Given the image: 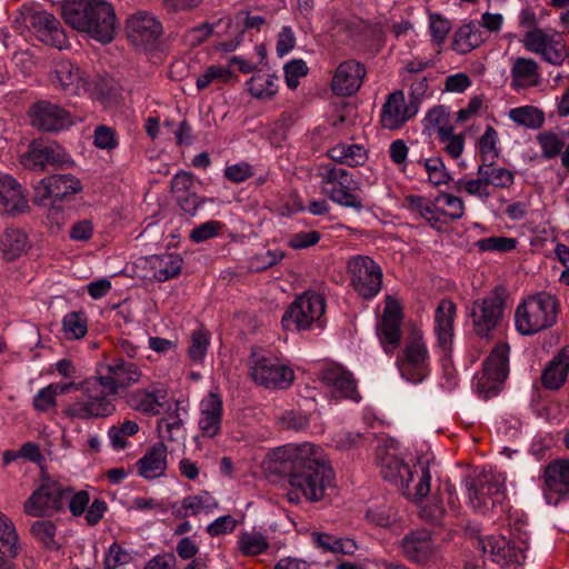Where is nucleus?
<instances>
[{"label": "nucleus", "mask_w": 569, "mask_h": 569, "mask_svg": "<svg viewBox=\"0 0 569 569\" xmlns=\"http://www.w3.org/2000/svg\"><path fill=\"white\" fill-rule=\"evenodd\" d=\"M402 553L413 562H426L435 557L437 545L431 533L426 530L412 531L400 542Z\"/></svg>", "instance_id": "31"}, {"label": "nucleus", "mask_w": 569, "mask_h": 569, "mask_svg": "<svg viewBox=\"0 0 569 569\" xmlns=\"http://www.w3.org/2000/svg\"><path fill=\"white\" fill-rule=\"evenodd\" d=\"M29 208L21 184L10 176H0V210L8 213H21Z\"/></svg>", "instance_id": "32"}, {"label": "nucleus", "mask_w": 569, "mask_h": 569, "mask_svg": "<svg viewBox=\"0 0 569 569\" xmlns=\"http://www.w3.org/2000/svg\"><path fill=\"white\" fill-rule=\"evenodd\" d=\"M66 498L67 487L50 478H43L23 502V512L34 518L51 517L64 508Z\"/></svg>", "instance_id": "12"}, {"label": "nucleus", "mask_w": 569, "mask_h": 569, "mask_svg": "<svg viewBox=\"0 0 569 569\" xmlns=\"http://www.w3.org/2000/svg\"><path fill=\"white\" fill-rule=\"evenodd\" d=\"M542 495L548 505L557 506L569 499V459L550 461L541 476Z\"/></svg>", "instance_id": "18"}, {"label": "nucleus", "mask_w": 569, "mask_h": 569, "mask_svg": "<svg viewBox=\"0 0 569 569\" xmlns=\"http://www.w3.org/2000/svg\"><path fill=\"white\" fill-rule=\"evenodd\" d=\"M141 376L142 373L136 363L116 358L101 366L96 377L110 395L117 396L121 389L138 383Z\"/></svg>", "instance_id": "16"}, {"label": "nucleus", "mask_w": 569, "mask_h": 569, "mask_svg": "<svg viewBox=\"0 0 569 569\" xmlns=\"http://www.w3.org/2000/svg\"><path fill=\"white\" fill-rule=\"evenodd\" d=\"M278 78L269 72L257 71L248 80V91L256 99L269 100L278 92Z\"/></svg>", "instance_id": "43"}, {"label": "nucleus", "mask_w": 569, "mask_h": 569, "mask_svg": "<svg viewBox=\"0 0 569 569\" xmlns=\"http://www.w3.org/2000/svg\"><path fill=\"white\" fill-rule=\"evenodd\" d=\"M569 372V345L565 346L545 368L541 382L549 390H558Z\"/></svg>", "instance_id": "38"}, {"label": "nucleus", "mask_w": 569, "mask_h": 569, "mask_svg": "<svg viewBox=\"0 0 569 569\" xmlns=\"http://www.w3.org/2000/svg\"><path fill=\"white\" fill-rule=\"evenodd\" d=\"M328 156L336 162L350 167L363 164L367 152L360 144L339 143L328 150Z\"/></svg>", "instance_id": "44"}, {"label": "nucleus", "mask_w": 569, "mask_h": 569, "mask_svg": "<svg viewBox=\"0 0 569 569\" xmlns=\"http://www.w3.org/2000/svg\"><path fill=\"white\" fill-rule=\"evenodd\" d=\"M29 240L24 231L8 228L0 237V250L8 261H13L27 252Z\"/></svg>", "instance_id": "40"}, {"label": "nucleus", "mask_w": 569, "mask_h": 569, "mask_svg": "<svg viewBox=\"0 0 569 569\" xmlns=\"http://www.w3.org/2000/svg\"><path fill=\"white\" fill-rule=\"evenodd\" d=\"M82 395L70 402L64 413L73 419H102L116 412L114 395H110L99 382V379H88L81 382Z\"/></svg>", "instance_id": "5"}, {"label": "nucleus", "mask_w": 569, "mask_h": 569, "mask_svg": "<svg viewBox=\"0 0 569 569\" xmlns=\"http://www.w3.org/2000/svg\"><path fill=\"white\" fill-rule=\"evenodd\" d=\"M400 325V311L396 307H386L377 331L380 342L388 353L398 347L401 337Z\"/></svg>", "instance_id": "34"}, {"label": "nucleus", "mask_w": 569, "mask_h": 569, "mask_svg": "<svg viewBox=\"0 0 569 569\" xmlns=\"http://www.w3.org/2000/svg\"><path fill=\"white\" fill-rule=\"evenodd\" d=\"M439 142L452 159H458L465 149V133H455L453 127H439L437 129Z\"/></svg>", "instance_id": "48"}, {"label": "nucleus", "mask_w": 569, "mask_h": 569, "mask_svg": "<svg viewBox=\"0 0 569 569\" xmlns=\"http://www.w3.org/2000/svg\"><path fill=\"white\" fill-rule=\"evenodd\" d=\"M506 300L503 290L495 289L472 302L469 311L473 332L480 338H490L503 319Z\"/></svg>", "instance_id": "10"}, {"label": "nucleus", "mask_w": 569, "mask_h": 569, "mask_svg": "<svg viewBox=\"0 0 569 569\" xmlns=\"http://www.w3.org/2000/svg\"><path fill=\"white\" fill-rule=\"evenodd\" d=\"M408 206L411 210L417 211L423 219H426L431 227L443 222L441 219L440 208L437 202L431 203L421 196H409L407 198Z\"/></svg>", "instance_id": "49"}, {"label": "nucleus", "mask_w": 569, "mask_h": 569, "mask_svg": "<svg viewBox=\"0 0 569 569\" xmlns=\"http://www.w3.org/2000/svg\"><path fill=\"white\" fill-rule=\"evenodd\" d=\"M421 162L428 173V180L430 183L433 186H440L449 181V172L440 157L428 158Z\"/></svg>", "instance_id": "59"}, {"label": "nucleus", "mask_w": 569, "mask_h": 569, "mask_svg": "<svg viewBox=\"0 0 569 569\" xmlns=\"http://www.w3.org/2000/svg\"><path fill=\"white\" fill-rule=\"evenodd\" d=\"M508 352L507 345L497 346L487 357L482 372L476 377L475 390L482 399H491L502 390L508 376Z\"/></svg>", "instance_id": "11"}, {"label": "nucleus", "mask_w": 569, "mask_h": 569, "mask_svg": "<svg viewBox=\"0 0 569 569\" xmlns=\"http://www.w3.org/2000/svg\"><path fill=\"white\" fill-rule=\"evenodd\" d=\"M558 302L553 296L539 292L523 299L515 311V326L522 336H532L557 321Z\"/></svg>", "instance_id": "4"}, {"label": "nucleus", "mask_w": 569, "mask_h": 569, "mask_svg": "<svg viewBox=\"0 0 569 569\" xmlns=\"http://www.w3.org/2000/svg\"><path fill=\"white\" fill-rule=\"evenodd\" d=\"M498 132L497 130L488 126L485 132L478 140V148L481 156L482 162L495 161L499 157V148H498Z\"/></svg>", "instance_id": "51"}, {"label": "nucleus", "mask_w": 569, "mask_h": 569, "mask_svg": "<svg viewBox=\"0 0 569 569\" xmlns=\"http://www.w3.org/2000/svg\"><path fill=\"white\" fill-rule=\"evenodd\" d=\"M231 77L232 72L228 68L222 66H210L197 78L196 86L199 90H203L216 80L227 82Z\"/></svg>", "instance_id": "61"}, {"label": "nucleus", "mask_w": 569, "mask_h": 569, "mask_svg": "<svg viewBox=\"0 0 569 569\" xmlns=\"http://www.w3.org/2000/svg\"><path fill=\"white\" fill-rule=\"evenodd\" d=\"M310 537L316 548L323 552L351 556L358 549V545L351 538L318 531H313Z\"/></svg>", "instance_id": "39"}, {"label": "nucleus", "mask_w": 569, "mask_h": 569, "mask_svg": "<svg viewBox=\"0 0 569 569\" xmlns=\"http://www.w3.org/2000/svg\"><path fill=\"white\" fill-rule=\"evenodd\" d=\"M126 403L134 411L146 416H158L167 403L168 391L161 383H151L128 392Z\"/></svg>", "instance_id": "23"}, {"label": "nucleus", "mask_w": 569, "mask_h": 569, "mask_svg": "<svg viewBox=\"0 0 569 569\" xmlns=\"http://www.w3.org/2000/svg\"><path fill=\"white\" fill-rule=\"evenodd\" d=\"M405 475L398 486L403 496L413 501L428 496L431 490V475L426 462L419 460L409 470H405Z\"/></svg>", "instance_id": "29"}, {"label": "nucleus", "mask_w": 569, "mask_h": 569, "mask_svg": "<svg viewBox=\"0 0 569 569\" xmlns=\"http://www.w3.org/2000/svg\"><path fill=\"white\" fill-rule=\"evenodd\" d=\"M377 459L383 479L398 488L402 478L406 476L405 470H409L410 467L395 453L381 448L377 450Z\"/></svg>", "instance_id": "41"}, {"label": "nucleus", "mask_w": 569, "mask_h": 569, "mask_svg": "<svg viewBox=\"0 0 569 569\" xmlns=\"http://www.w3.org/2000/svg\"><path fill=\"white\" fill-rule=\"evenodd\" d=\"M477 176H485L489 189H508L515 183V173L493 161L482 162L477 169Z\"/></svg>", "instance_id": "42"}, {"label": "nucleus", "mask_w": 569, "mask_h": 569, "mask_svg": "<svg viewBox=\"0 0 569 569\" xmlns=\"http://www.w3.org/2000/svg\"><path fill=\"white\" fill-rule=\"evenodd\" d=\"M319 177L322 193L332 202L358 212L363 209L362 199L356 193L360 184L348 170L336 166H322Z\"/></svg>", "instance_id": "6"}, {"label": "nucleus", "mask_w": 569, "mask_h": 569, "mask_svg": "<svg viewBox=\"0 0 569 569\" xmlns=\"http://www.w3.org/2000/svg\"><path fill=\"white\" fill-rule=\"evenodd\" d=\"M63 331L69 339H80L88 330V320L83 312L72 311L62 319Z\"/></svg>", "instance_id": "54"}, {"label": "nucleus", "mask_w": 569, "mask_h": 569, "mask_svg": "<svg viewBox=\"0 0 569 569\" xmlns=\"http://www.w3.org/2000/svg\"><path fill=\"white\" fill-rule=\"evenodd\" d=\"M269 547L266 537L257 531L241 532L238 539V548L244 556H258Z\"/></svg>", "instance_id": "50"}, {"label": "nucleus", "mask_w": 569, "mask_h": 569, "mask_svg": "<svg viewBox=\"0 0 569 569\" xmlns=\"http://www.w3.org/2000/svg\"><path fill=\"white\" fill-rule=\"evenodd\" d=\"M270 459L289 463V467L282 468L288 469L290 490L287 497L291 503H299L301 499L308 502L320 501L333 485V469L323 449L317 445L305 442L279 447L270 453Z\"/></svg>", "instance_id": "1"}, {"label": "nucleus", "mask_w": 569, "mask_h": 569, "mask_svg": "<svg viewBox=\"0 0 569 569\" xmlns=\"http://www.w3.org/2000/svg\"><path fill=\"white\" fill-rule=\"evenodd\" d=\"M52 86L66 96H80L87 91V81L80 69L68 60H60L53 64L51 77Z\"/></svg>", "instance_id": "26"}, {"label": "nucleus", "mask_w": 569, "mask_h": 569, "mask_svg": "<svg viewBox=\"0 0 569 569\" xmlns=\"http://www.w3.org/2000/svg\"><path fill=\"white\" fill-rule=\"evenodd\" d=\"M198 426L203 437L214 438L221 431L223 405L218 393L210 392L199 406Z\"/></svg>", "instance_id": "30"}, {"label": "nucleus", "mask_w": 569, "mask_h": 569, "mask_svg": "<svg viewBox=\"0 0 569 569\" xmlns=\"http://www.w3.org/2000/svg\"><path fill=\"white\" fill-rule=\"evenodd\" d=\"M139 476L144 479H156L167 470V447L163 442L152 446L137 462Z\"/></svg>", "instance_id": "33"}, {"label": "nucleus", "mask_w": 569, "mask_h": 569, "mask_svg": "<svg viewBox=\"0 0 569 569\" xmlns=\"http://www.w3.org/2000/svg\"><path fill=\"white\" fill-rule=\"evenodd\" d=\"M366 76V68L356 60L341 62L333 74L331 89L337 96L348 97L356 93Z\"/></svg>", "instance_id": "28"}, {"label": "nucleus", "mask_w": 569, "mask_h": 569, "mask_svg": "<svg viewBox=\"0 0 569 569\" xmlns=\"http://www.w3.org/2000/svg\"><path fill=\"white\" fill-rule=\"evenodd\" d=\"M400 376L410 383H421L430 375V356L420 332L415 331L397 357Z\"/></svg>", "instance_id": "8"}, {"label": "nucleus", "mask_w": 569, "mask_h": 569, "mask_svg": "<svg viewBox=\"0 0 569 569\" xmlns=\"http://www.w3.org/2000/svg\"><path fill=\"white\" fill-rule=\"evenodd\" d=\"M210 337L209 332L202 329L193 330L188 348V356L194 362H200L207 355Z\"/></svg>", "instance_id": "58"}, {"label": "nucleus", "mask_w": 569, "mask_h": 569, "mask_svg": "<svg viewBox=\"0 0 569 569\" xmlns=\"http://www.w3.org/2000/svg\"><path fill=\"white\" fill-rule=\"evenodd\" d=\"M457 189L465 191L469 196L478 198L482 202L488 201L492 196L485 176H477V178L473 179H459L457 181Z\"/></svg>", "instance_id": "55"}, {"label": "nucleus", "mask_w": 569, "mask_h": 569, "mask_svg": "<svg viewBox=\"0 0 569 569\" xmlns=\"http://www.w3.org/2000/svg\"><path fill=\"white\" fill-rule=\"evenodd\" d=\"M456 306L452 301L443 299L439 302L435 313V332L438 345L449 350L453 337V318Z\"/></svg>", "instance_id": "36"}, {"label": "nucleus", "mask_w": 569, "mask_h": 569, "mask_svg": "<svg viewBox=\"0 0 569 569\" xmlns=\"http://www.w3.org/2000/svg\"><path fill=\"white\" fill-rule=\"evenodd\" d=\"M419 109L410 100L406 101L401 90L391 92L382 107L381 124L390 130L401 128L409 119L418 113Z\"/></svg>", "instance_id": "25"}, {"label": "nucleus", "mask_w": 569, "mask_h": 569, "mask_svg": "<svg viewBox=\"0 0 569 569\" xmlns=\"http://www.w3.org/2000/svg\"><path fill=\"white\" fill-rule=\"evenodd\" d=\"M523 47L552 66H561L566 58V43L557 32L545 29L525 32Z\"/></svg>", "instance_id": "17"}, {"label": "nucleus", "mask_w": 569, "mask_h": 569, "mask_svg": "<svg viewBox=\"0 0 569 569\" xmlns=\"http://www.w3.org/2000/svg\"><path fill=\"white\" fill-rule=\"evenodd\" d=\"M20 19L41 42L60 50L68 46L67 36L53 14L26 8L21 11L20 18H16L14 23H20Z\"/></svg>", "instance_id": "15"}, {"label": "nucleus", "mask_w": 569, "mask_h": 569, "mask_svg": "<svg viewBox=\"0 0 569 569\" xmlns=\"http://www.w3.org/2000/svg\"><path fill=\"white\" fill-rule=\"evenodd\" d=\"M283 258L284 252L279 249L261 251L251 258L250 267L256 271H262L273 267Z\"/></svg>", "instance_id": "64"}, {"label": "nucleus", "mask_w": 569, "mask_h": 569, "mask_svg": "<svg viewBox=\"0 0 569 569\" xmlns=\"http://www.w3.org/2000/svg\"><path fill=\"white\" fill-rule=\"evenodd\" d=\"M29 113L31 124L47 132L64 130L73 123L69 111L48 100L36 102Z\"/></svg>", "instance_id": "22"}, {"label": "nucleus", "mask_w": 569, "mask_h": 569, "mask_svg": "<svg viewBox=\"0 0 569 569\" xmlns=\"http://www.w3.org/2000/svg\"><path fill=\"white\" fill-rule=\"evenodd\" d=\"M32 536L48 549H58L56 541L57 527L49 520H37L30 527Z\"/></svg>", "instance_id": "56"}, {"label": "nucleus", "mask_w": 569, "mask_h": 569, "mask_svg": "<svg viewBox=\"0 0 569 569\" xmlns=\"http://www.w3.org/2000/svg\"><path fill=\"white\" fill-rule=\"evenodd\" d=\"M325 310V298L320 293L307 291L289 306L281 322L287 330H307L313 325L321 328Z\"/></svg>", "instance_id": "9"}, {"label": "nucleus", "mask_w": 569, "mask_h": 569, "mask_svg": "<svg viewBox=\"0 0 569 569\" xmlns=\"http://www.w3.org/2000/svg\"><path fill=\"white\" fill-rule=\"evenodd\" d=\"M510 77L515 90L537 87L540 83L539 66L531 58L518 57L511 66Z\"/></svg>", "instance_id": "37"}, {"label": "nucleus", "mask_w": 569, "mask_h": 569, "mask_svg": "<svg viewBox=\"0 0 569 569\" xmlns=\"http://www.w3.org/2000/svg\"><path fill=\"white\" fill-rule=\"evenodd\" d=\"M62 17L71 28L101 43H109L114 38L116 13L104 0H66Z\"/></svg>", "instance_id": "2"}, {"label": "nucleus", "mask_w": 569, "mask_h": 569, "mask_svg": "<svg viewBox=\"0 0 569 569\" xmlns=\"http://www.w3.org/2000/svg\"><path fill=\"white\" fill-rule=\"evenodd\" d=\"M515 238L493 236L477 241L476 246L480 251L509 252L516 248Z\"/></svg>", "instance_id": "60"}, {"label": "nucleus", "mask_w": 569, "mask_h": 569, "mask_svg": "<svg viewBox=\"0 0 569 569\" xmlns=\"http://www.w3.org/2000/svg\"><path fill=\"white\" fill-rule=\"evenodd\" d=\"M139 426L133 420H124L119 426H112L109 428L108 437L112 447L116 450H122L128 446L126 440L127 437H132L139 431Z\"/></svg>", "instance_id": "53"}, {"label": "nucleus", "mask_w": 569, "mask_h": 569, "mask_svg": "<svg viewBox=\"0 0 569 569\" xmlns=\"http://www.w3.org/2000/svg\"><path fill=\"white\" fill-rule=\"evenodd\" d=\"M319 379L336 399H351L357 402L361 399L352 372L338 363L322 367Z\"/></svg>", "instance_id": "20"}, {"label": "nucleus", "mask_w": 569, "mask_h": 569, "mask_svg": "<svg viewBox=\"0 0 569 569\" xmlns=\"http://www.w3.org/2000/svg\"><path fill=\"white\" fill-rule=\"evenodd\" d=\"M21 161L24 168L38 171L72 163L70 156L56 142L32 144Z\"/></svg>", "instance_id": "21"}, {"label": "nucleus", "mask_w": 569, "mask_h": 569, "mask_svg": "<svg viewBox=\"0 0 569 569\" xmlns=\"http://www.w3.org/2000/svg\"><path fill=\"white\" fill-rule=\"evenodd\" d=\"M82 191L79 178L71 173H56L42 178L34 186V202L50 206L51 211L61 209Z\"/></svg>", "instance_id": "7"}, {"label": "nucleus", "mask_w": 569, "mask_h": 569, "mask_svg": "<svg viewBox=\"0 0 569 569\" xmlns=\"http://www.w3.org/2000/svg\"><path fill=\"white\" fill-rule=\"evenodd\" d=\"M133 560L132 552L123 548L118 542L109 546L103 557L106 569H118L129 565Z\"/></svg>", "instance_id": "57"}, {"label": "nucleus", "mask_w": 569, "mask_h": 569, "mask_svg": "<svg viewBox=\"0 0 569 569\" xmlns=\"http://www.w3.org/2000/svg\"><path fill=\"white\" fill-rule=\"evenodd\" d=\"M508 117L518 126L529 129H539L545 123L543 111L533 106L512 108L509 110Z\"/></svg>", "instance_id": "46"}, {"label": "nucleus", "mask_w": 569, "mask_h": 569, "mask_svg": "<svg viewBox=\"0 0 569 569\" xmlns=\"http://www.w3.org/2000/svg\"><path fill=\"white\" fill-rule=\"evenodd\" d=\"M128 39L136 47H149L156 43L162 33L161 23L147 12H138L128 18L126 23Z\"/></svg>", "instance_id": "24"}, {"label": "nucleus", "mask_w": 569, "mask_h": 569, "mask_svg": "<svg viewBox=\"0 0 569 569\" xmlns=\"http://www.w3.org/2000/svg\"><path fill=\"white\" fill-rule=\"evenodd\" d=\"M158 433L163 441H174L182 431V420L178 416H169L158 421Z\"/></svg>", "instance_id": "62"}, {"label": "nucleus", "mask_w": 569, "mask_h": 569, "mask_svg": "<svg viewBox=\"0 0 569 569\" xmlns=\"http://www.w3.org/2000/svg\"><path fill=\"white\" fill-rule=\"evenodd\" d=\"M67 503L72 516H82L90 503V495L86 490L73 491L71 488L67 487L66 505Z\"/></svg>", "instance_id": "63"}, {"label": "nucleus", "mask_w": 569, "mask_h": 569, "mask_svg": "<svg viewBox=\"0 0 569 569\" xmlns=\"http://www.w3.org/2000/svg\"><path fill=\"white\" fill-rule=\"evenodd\" d=\"M182 262L180 254L173 252L150 256L141 260L146 270L142 278L158 282L176 278L181 272Z\"/></svg>", "instance_id": "27"}, {"label": "nucleus", "mask_w": 569, "mask_h": 569, "mask_svg": "<svg viewBox=\"0 0 569 569\" xmlns=\"http://www.w3.org/2000/svg\"><path fill=\"white\" fill-rule=\"evenodd\" d=\"M483 553H489L493 562L500 566L521 565L525 561L527 543L508 540L503 536H488L478 541Z\"/></svg>", "instance_id": "19"}, {"label": "nucleus", "mask_w": 569, "mask_h": 569, "mask_svg": "<svg viewBox=\"0 0 569 569\" xmlns=\"http://www.w3.org/2000/svg\"><path fill=\"white\" fill-rule=\"evenodd\" d=\"M217 501L207 491L199 495L187 496L180 501L170 503L172 516L178 519H186L201 512H208L217 507Z\"/></svg>", "instance_id": "35"}, {"label": "nucleus", "mask_w": 569, "mask_h": 569, "mask_svg": "<svg viewBox=\"0 0 569 569\" xmlns=\"http://www.w3.org/2000/svg\"><path fill=\"white\" fill-rule=\"evenodd\" d=\"M436 202L440 208L441 219L443 217L450 220H458L465 214V203L461 198L451 193H441L436 198Z\"/></svg>", "instance_id": "52"}, {"label": "nucleus", "mask_w": 569, "mask_h": 569, "mask_svg": "<svg viewBox=\"0 0 569 569\" xmlns=\"http://www.w3.org/2000/svg\"><path fill=\"white\" fill-rule=\"evenodd\" d=\"M470 506L480 513L503 510L507 500L506 477L493 470H482L463 480Z\"/></svg>", "instance_id": "3"}, {"label": "nucleus", "mask_w": 569, "mask_h": 569, "mask_svg": "<svg viewBox=\"0 0 569 569\" xmlns=\"http://www.w3.org/2000/svg\"><path fill=\"white\" fill-rule=\"evenodd\" d=\"M0 545L10 558H17L20 551V538L12 520L0 511Z\"/></svg>", "instance_id": "45"}, {"label": "nucleus", "mask_w": 569, "mask_h": 569, "mask_svg": "<svg viewBox=\"0 0 569 569\" xmlns=\"http://www.w3.org/2000/svg\"><path fill=\"white\" fill-rule=\"evenodd\" d=\"M350 286L363 299L375 298L382 287V269L368 256H353L347 262Z\"/></svg>", "instance_id": "14"}, {"label": "nucleus", "mask_w": 569, "mask_h": 569, "mask_svg": "<svg viewBox=\"0 0 569 569\" xmlns=\"http://www.w3.org/2000/svg\"><path fill=\"white\" fill-rule=\"evenodd\" d=\"M250 375L253 381L267 389H286L293 379V370L272 353H253Z\"/></svg>", "instance_id": "13"}, {"label": "nucleus", "mask_w": 569, "mask_h": 569, "mask_svg": "<svg viewBox=\"0 0 569 569\" xmlns=\"http://www.w3.org/2000/svg\"><path fill=\"white\" fill-rule=\"evenodd\" d=\"M565 134V132L557 133L550 130L541 131L537 134L536 140L540 147L542 158L551 160L561 156L567 144Z\"/></svg>", "instance_id": "47"}]
</instances>
